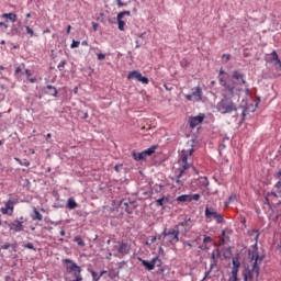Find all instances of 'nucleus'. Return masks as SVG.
Segmentation results:
<instances>
[{
	"label": "nucleus",
	"instance_id": "b1692460",
	"mask_svg": "<svg viewBox=\"0 0 281 281\" xmlns=\"http://www.w3.org/2000/svg\"><path fill=\"white\" fill-rule=\"evenodd\" d=\"M25 75H26L27 80H30L31 82H36V78H31L32 71L30 69L25 70Z\"/></svg>",
	"mask_w": 281,
	"mask_h": 281
},
{
	"label": "nucleus",
	"instance_id": "1a4fd4ad",
	"mask_svg": "<svg viewBox=\"0 0 281 281\" xmlns=\"http://www.w3.org/2000/svg\"><path fill=\"white\" fill-rule=\"evenodd\" d=\"M205 216L206 218H214L216 223H223V215L216 212V209L206 206L205 207Z\"/></svg>",
	"mask_w": 281,
	"mask_h": 281
},
{
	"label": "nucleus",
	"instance_id": "4be33fe9",
	"mask_svg": "<svg viewBox=\"0 0 281 281\" xmlns=\"http://www.w3.org/2000/svg\"><path fill=\"white\" fill-rule=\"evenodd\" d=\"M155 150H157V146H151L144 153H145L146 157H150V155H154Z\"/></svg>",
	"mask_w": 281,
	"mask_h": 281
},
{
	"label": "nucleus",
	"instance_id": "f03ea898",
	"mask_svg": "<svg viewBox=\"0 0 281 281\" xmlns=\"http://www.w3.org/2000/svg\"><path fill=\"white\" fill-rule=\"evenodd\" d=\"M262 260H265V256H260L257 252L252 254L251 262L252 268H247L243 272L244 281H258L260 276V265H262Z\"/></svg>",
	"mask_w": 281,
	"mask_h": 281
},
{
	"label": "nucleus",
	"instance_id": "9b49d317",
	"mask_svg": "<svg viewBox=\"0 0 281 281\" xmlns=\"http://www.w3.org/2000/svg\"><path fill=\"white\" fill-rule=\"evenodd\" d=\"M128 80H137L138 82H143V85H148L149 80L147 77L142 76V72L139 70H134L128 72L127 75Z\"/></svg>",
	"mask_w": 281,
	"mask_h": 281
},
{
	"label": "nucleus",
	"instance_id": "cd10ccee",
	"mask_svg": "<svg viewBox=\"0 0 281 281\" xmlns=\"http://www.w3.org/2000/svg\"><path fill=\"white\" fill-rule=\"evenodd\" d=\"M240 268H234L232 269V272H231V278H238V271H239Z\"/></svg>",
	"mask_w": 281,
	"mask_h": 281
},
{
	"label": "nucleus",
	"instance_id": "4d7b16f0",
	"mask_svg": "<svg viewBox=\"0 0 281 281\" xmlns=\"http://www.w3.org/2000/svg\"><path fill=\"white\" fill-rule=\"evenodd\" d=\"M74 93H78V87L74 89Z\"/></svg>",
	"mask_w": 281,
	"mask_h": 281
},
{
	"label": "nucleus",
	"instance_id": "f8f14e48",
	"mask_svg": "<svg viewBox=\"0 0 281 281\" xmlns=\"http://www.w3.org/2000/svg\"><path fill=\"white\" fill-rule=\"evenodd\" d=\"M162 236L164 238H169L171 245H177V241L179 240V232L175 228H170L168 233L164 231Z\"/></svg>",
	"mask_w": 281,
	"mask_h": 281
},
{
	"label": "nucleus",
	"instance_id": "680f3d73",
	"mask_svg": "<svg viewBox=\"0 0 281 281\" xmlns=\"http://www.w3.org/2000/svg\"><path fill=\"white\" fill-rule=\"evenodd\" d=\"M3 143L0 140V146L2 145Z\"/></svg>",
	"mask_w": 281,
	"mask_h": 281
},
{
	"label": "nucleus",
	"instance_id": "f257e3e1",
	"mask_svg": "<svg viewBox=\"0 0 281 281\" xmlns=\"http://www.w3.org/2000/svg\"><path fill=\"white\" fill-rule=\"evenodd\" d=\"M221 87H224V92L221 101L217 103L216 109L222 115L236 113L238 104L234 102L235 95L243 91V87L247 85L245 75L240 71L234 70L232 77L225 70L221 69L218 75Z\"/></svg>",
	"mask_w": 281,
	"mask_h": 281
},
{
	"label": "nucleus",
	"instance_id": "c9c22d12",
	"mask_svg": "<svg viewBox=\"0 0 281 281\" xmlns=\"http://www.w3.org/2000/svg\"><path fill=\"white\" fill-rule=\"evenodd\" d=\"M1 212H2V214H9V216H12V213L9 211V209L7 206L2 207Z\"/></svg>",
	"mask_w": 281,
	"mask_h": 281
},
{
	"label": "nucleus",
	"instance_id": "412c9836",
	"mask_svg": "<svg viewBox=\"0 0 281 281\" xmlns=\"http://www.w3.org/2000/svg\"><path fill=\"white\" fill-rule=\"evenodd\" d=\"M146 154H145V151H143V153H138V154H134V159L136 160V161H142V159H146Z\"/></svg>",
	"mask_w": 281,
	"mask_h": 281
},
{
	"label": "nucleus",
	"instance_id": "a18cd8bd",
	"mask_svg": "<svg viewBox=\"0 0 281 281\" xmlns=\"http://www.w3.org/2000/svg\"><path fill=\"white\" fill-rule=\"evenodd\" d=\"M122 168V165H116L115 167H114V170L116 171V172H120V169Z\"/></svg>",
	"mask_w": 281,
	"mask_h": 281
},
{
	"label": "nucleus",
	"instance_id": "473e14b6",
	"mask_svg": "<svg viewBox=\"0 0 281 281\" xmlns=\"http://www.w3.org/2000/svg\"><path fill=\"white\" fill-rule=\"evenodd\" d=\"M25 30H26V34H29L31 37L34 36V30H32V27L25 26Z\"/></svg>",
	"mask_w": 281,
	"mask_h": 281
},
{
	"label": "nucleus",
	"instance_id": "39448f33",
	"mask_svg": "<svg viewBox=\"0 0 281 281\" xmlns=\"http://www.w3.org/2000/svg\"><path fill=\"white\" fill-rule=\"evenodd\" d=\"M179 164V173H178V180L181 179L183 177V175H186V170H189V168H192V170H194V167H192V164L188 162V154L186 150L181 151L180 155V159L178 161Z\"/></svg>",
	"mask_w": 281,
	"mask_h": 281
},
{
	"label": "nucleus",
	"instance_id": "e2e57ef3",
	"mask_svg": "<svg viewBox=\"0 0 281 281\" xmlns=\"http://www.w3.org/2000/svg\"><path fill=\"white\" fill-rule=\"evenodd\" d=\"M0 225H1V220H0Z\"/></svg>",
	"mask_w": 281,
	"mask_h": 281
},
{
	"label": "nucleus",
	"instance_id": "f704fd0d",
	"mask_svg": "<svg viewBox=\"0 0 281 281\" xmlns=\"http://www.w3.org/2000/svg\"><path fill=\"white\" fill-rule=\"evenodd\" d=\"M231 58H232V55H229V54L222 55V59L225 60V63H228V60H231Z\"/></svg>",
	"mask_w": 281,
	"mask_h": 281
},
{
	"label": "nucleus",
	"instance_id": "6ab92c4d",
	"mask_svg": "<svg viewBox=\"0 0 281 281\" xmlns=\"http://www.w3.org/2000/svg\"><path fill=\"white\" fill-rule=\"evenodd\" d=\"M4 205H5L7 210L10 211L11 214L14 213V201L9 200V201H7V202L4 203Z\"/></svg>",
	"mask_w": 281,
	"mask_h": 281
},
{
	"label": "nucleus",
	"instance_id": "7c9ffc66",
	"mask_svg": "<svg viewBox=\"0 0 281 281\" xmlns=\"http://www.w3.org/2000/svg\"><path fill=\"white\" fill-rule=\"evenodd\" d=\"M270 56H272V58H271L272 63L276 61V60H278V59L280 58V57L278 56V52H276V50H273V52L270 54Z\"/></svg>",
	"mask_w": 281,
	"mask_h": 281
},
{
	"label": "nucleus",
	"instance_id": "bb28decb",
	"mask_svg": "<svg viewBox=\"0 0 281 281\" xmlns=\"http://www.w3.org/2000/svg\"><path fill=\"white\" fill-rule=\"evenodd\" d=\"M166 201H168L167 198L158 199V200L156 201V205H158L159 207H161V206H164V204L166 203Z\"/></svg>",
	"mask_w": 281,
	"mask_h": 281
},
{
	"label": "nucleus",
	"instance_id": "864d4df0",
	"mask_svg": "<svg viewBox=\"0 0 281 281\" xmlns=\"http://www.w3.org/2000/svg\"><path fill=\"white\" fill-rule=\"evenodd\" d=\"M15 74H21V68H20V67H18V68L15 69Z\"/></svg>",
	"mask_w": 281,
	"mask_h": 281
},
{
	"label": "nucleus",
	"instance_id": "a878e982",
	"mask_svg": "<svg viewBox=\"0 0 281 281\" xmlns=\"http://www.w3.org/2000/svg\"><path fill=\"white\" fill-rule=\"evenodd\" d=\"M15 161L20 164V166H25L26 168H30V161L29 160H21L19 158H15Z\"/></svg>",
	"mask_w": 281,
	"mask_h": 281
},
{
	"label": "nucleus",
	"instance_id": "a211bd4d",
	"mask_svg": "<svg viewBox=\"0 0 281 281\" xmlns=\"http://www.w3.org/2000/svg\"><path fill=\"white\" fill-rule=\"evenodd\" d=\"M76 207H78V203H76V200L70 198L67 202V209L68 210H76Z\"/></svg>",
	"mask_w": 281,
	"mask_h": 281
},
{
	"label": "nucleus",
	"instance_id": "5701e85b",
	"mask_svg": "<svg viewBox=\"0 0 281 281\" xmlns=\"http://www.w3.org/2000/svg\"><path fill=\"white\" fill-rule=\"evenodd\" d=\"M74 241L79 245V247H85V240H82V237L76 236L74 238Z\"/></svg>",
	"mask_w": 281,
	"mask_h": 281
},
{
	"label": "nucleus",
	"instance_id": "2eb2a0df",
	"mask_svg": "<svg viewBox=\"0 0 281 281\" xmlns=\"http://www.w3.org/2000/svg\"><path fill=\"white\" fill-rule=\"evenodd\" d=\"M115 249L117 250V256H126L131 251V246L126 243H121L119 246H115Z\"/></svg>",
	"mask_w": 281,
	"mask_h": 281
},
{
	"label": "nucleus",
	"instance_id": "393cba45",
	"mask_svg": "<svg viewBox=\"0 0 281 281\" xmlns=\"http://www.w3.org/2000/svg\"><path fill=\"white\" fill-rule=\"evenodd\" d=\"M277 177L279 181L276 183V189L281 190V169L278 171Z\"/></svg>",
	"mask_w": 281,
	"mask_h": 281
},
{
	"label": "nucleus",
	"instance_id": "7ed1b4c3",
	"mask_svg": "<svg viewBox=\"0 0 281 281\" xmlns=\"http://www.w3.org/2000/svg\"><path fill=\"white\" fill-rule=\"evenodd\" d=\"M266 203L272 212H281V193L269 192L266 194Z\"/></svg>",
	"mask_w": 281,
	"mask_h": 281
},
{
	"label": "nucleus",
	"instance_id": "20e7f679",
	"mask_svg": "<svg viewBox=\"0 0 281 281\" xmlns=\"http://www.w3.org/2000/svg\"><path fill=\"white\" fill-rule=\"evenodd\" d=\"M63 265L65 266V269L68 273H71L74 276L75 280H78V278L82 277V268L78 266L74 260L71 259H63Z\"/></svg>",
	"mask_w": 281,
	"mask_h": 281
},
{
	"label": "nucleus",
	"instance_id": "2f4dec72",
	"mask_svg": "<svg viewBox=\"0 0 281 281\" xmlns=\"http://www.w3.org/2000/svg\"><path fill=\"white\" fill-rule=\"evenodd\" d=\"M47 89H49L50 91H53V92H52V95H58V90H56L55 87H53V86H47Z\"/></svg>",
	"mask_w": 281,
	"mask_h": 281
},
{
	"label": "nucleus",
	"instance_id": "ddd939ff",
	"mask_svg": "<svg viewBox=\"0 0 281 281\" xmlns=\"http://www.w3.org/2000/svg\"><path fill=\"white\" fill-rule=\"evenodd\" d=\"M124 16H131V11H123L117 14V25L121 32H124L126 26V22L123 21Z\"/></svg>",
	"mask_w": 281,
	"mask_h": 281
},
{
	"label": "nucleus",
	"instance_id": "dca6fc26",
	"mask_svg": "<svg viewBox=\"0 0 281 281\" xmlns=\"http://www.w3.org/2000/svg\"><path fill=\"white\" fill-rule=\"evenodd\" d=\"M138 260L142 262L143 267H145L147 271H153V269H155V265H157V260H159V258L156 257L151 261H147L142 258H138Z\"/></svg>",
	"mask_w": 281,
	"mask_h": 281
},
{
	"label": "nucleus",
	"instance_id": "0eeeda50",
	"mask_svg": "<svg viewBox=\"0 0 281 281\" xmlns=\"http://www.w3.org/2000/svg\"><path fill=\"white\" fill-rule=\"evenodd\" d=\"M0 19L4 21L0 22V29L8 30V27H10V25H8V21H11V23H16L18 16L15 13H4L0 16Z\"/></svg>",
	"mask_w": 281,
	"mask_h": 281
},
{
	"label": "nucleus",
	"instance_id": "9d476101",
	"mask_svg": "<svg viewBox=\"0 0 281 281\" xmlns=\"http://www.w3.org/2000/svg\"><path fill=\"white\" fill-rule=\"evenodd\" d=\"M199 199H201V194L199 193L182 194V195H179L176 199V201H178V203H192V201H199Z\"/></svg>",
	"mask_w": 281,
	"mask_h": 281
},
{
	"label": "nucleus",
	"instance_id": "ea45409f",
	"mask_svg": "<svg viewBox=\"0 0 281 281\" xmlns=\"http://www.w3.org/2000/svg\"><path fill=\"white\" fill-rule=\"evenodd\" d=\"M220 240H221V245H223L225 243V231H222V236H221Z\"/></svg>",
	"mask_w": 281,
	"mask_h": 281
},
{
	"label": "nucleus",
	"instance_id": "603ef678",
	"mask_svg": "<svg viewBox=\"0 0 281 281\" xmlns=\"http://www.w3.org/2000/svg\"><path fill=\"white\" fill-rule=\"evenodd\" d=\"M252 232H254V234H257V235H256V240H258L260 234H258L257 231H252Z\"/></svg>",
	"mask_w": 281,
	"mask_h": 281
},
{
	"label": "nucleus",
	"instance_id": "a19ab883",
	"mask_svg": "<svg viewBox=\"0 0 281 281\" xmlns=\"http://www.w3.org/2000/svg\"><path fill=\"white\" fill-rule=\"evenodd\" d=\"M12 34H16L18 36H21V31H19V29H12Z\"/></svg>",
	"mask_w": 281,
	"mask_h": 281
},
{
	"label": "nucleus",
	"instance_id": "6e6552de",
	"mask_svg": "<svg viewBox=\"0 0 281 281\" xmlns=\"http://www.w3.org/2000/svg\"><path fill=\"white\" fill-rule=\"evenodd\" d=\"M25 218L21 216L19 220L13 221L12 223L9 224V229L10 232H13V234H19V232H23V223Z\"/></svg>",
	"mask_w": 281,
	"mask_h": 281
},
{
	"label": "nucleus",
	"instance_id": "de8ad7c7",
	"mask_svg": "<svg viewBox=\"0 0 281 281\" xmlns=\"http://www.w3.org/2000/svg\"><path fill=\"white\" fill-rule=\"evenodd\" d=\"M81 45H83V47H87V46H89V42L83 41V42H81Z\"/></svg>",
	"mask_w": 281,
	"mask_h": 281
},
{
	"label": "nucleus",
	"instance_id": "8fccbe9b",
	"mask_svg": "<svg viewBox=\"0 0 281 281\" xmlns=\"http://www.w3.org/2000/svg\"><path fill=\"white\" fill-rule=\"evenodd\" d=\"M117 5H119L120 8H122V5H124V4L122 3V0H117Z\"/></svg>",
	"mask_w": 281,
	"mask_h": 281
},
{
	"label": "nucleus",
	"instance_id": "c03bdc74",
	"mask_svg": "<svg viewBox=\"0 0 281 281\" xmlns=\"http://www.w3.org/2000/svg\"><path fill=\"white\" fill-rule=\"evenodd\" d=\"M92 29L94 32H98V23L92 22Z\"/></svg>",
	"mask_w": 281,
	"mask_h": 281
},
{
	"label": "nucleus",
	"instance_id": "e433bc0d",
	"mask_svg": "<svg viewBox=\"0 0 281 281\" xmlns=\"http://www.w3.org/2000/svg\"><path fill=\"white\" fill-rule=\"evenodd\" d=\"M209 243H212V237L205 236L204 239H203V244L209 245Z\"/></svg>",
	"mask_w": 281,
	"mask_h": 281
},
{
	"label": "nucleus",
	"instance_id": "4468645a",
	"mask_svg": "<svg viewBox=\"0 0 281 281\" xmlns=\"http://www.w3.org/2000/svg\"><path fill=\"white\" fill-rule=\"evenodd\" d=\"M203 120H205V114H200L198 116H191L189 119V125L191 128H196V126L203 124Z\"/></svg>",
	"mask_w": 281,
	"mask_h": 281
},
{
	"label": "nucleus",
	"instance_id": "aec40b11",
	"mask_svg": "<svg viewBox=\"0 0 281 281\" xmlns=\"http://www.w3.org/2000/svg\"><path fill=\"white\" fill-rule=\"evenodd\" d=\"M33 212H34V215L32 216L33 221H43V215L41 214V212H38V210L34 209Z\"/></svg>",
	"mask_w": 281,
	"mask_h": 281
},
{
	"label": "nucleus",
	"instance_id": "4c0bfd02",
	"mask_svg": "<svg viewBox=\"0 0 281 281\" xmlns=\"http://www.w3.org/2000/svg\"><path fill=\"white\" fill-rule=\"evenodd\" d=\"M274 67H277V69H281V60H280V58L274 60Z\"/></svg>",
	"mask_w": 281,
	"mask_h": 281
},
{
	"label": "nucleus",
	"instance_id": "72a5a7b5",
	"mask_svg": "<svg viewBox=\"0 0 281 281\" xmlns=\"http://www.w3.org/2000/svg\"><path fill=\"white\" fill-rule=\"evenodd\" d=\"M233 267L240 269V261H238V259H233Z\"/></svg>",
	"mask_w": 281,
	"mask_h": 281
},
{
	"label": "nucleus",
	"instance_id": "3c124183",
	"mask_svg": "<svg viewBox=\"0 0 281 281\" xmlns=\"http://www.w3.org/2000/svg\"><path fill=\"white\" fill-rule=\"evenodd\" d=\"M60 67H65V61H61V63L58 65V69H60Z\"/></svg>",
	"mask_w": 281,
	"mask_h": 281
},
{
	"label": "nucleus",
	"instance_id": "c756f323",
	"mask_svg": "<svg viewBox=\"0 0 281 281\" xmlns=\"http://www.w3.org/2000/svg\"><path fill=\"white\" fill-rule=\"evenodd\" d=\"M71 49H76V47H80V42L79 41H76L74 40L71 45H70Z\"/></svg>",
	"mask_w": 281,
	"mask_h": 281
},
{
	"label": "nucleus",
	"instance_id": "052dcab7",
	"mask_svg": "<svg viewBox=\"0 0 281 281\" xmlns=\"http://www.w3.org/2000/svg\"><path fill=\"white\" fill-rule=\"evenodd\" d=\"M189 155H192V149L190 150V154Z\"/></svg>",
	"mask_w": 281,
	"mask_h": 281
},
{
	"label": "nucleus",
	"instance_id": "09e8293b",
	"mask_svg": "<svg viewBox=\"0 0 281 281\" xmlns=\"http://www.w3.org/2000/svg\"><path fill=\"white\" fill-rule=\"evenodd\" d=\"M67 34H71V25H68V27H67Z\"/></svg>",
	"mask_w": 281,
	"mask_h": 281
},
{
	"label": "nucleus",
	"instance_id": "37998d69",
	"mask_svg": "<svg viewBox=\"0 0 281 281\" xmlns=\"http://www.w3.org/2000/svg\"><path fill=\"white\" fill-rule=\"evenodd\" d=\"M26 249H34V244L29 243L25 245Z\"/></svg>",
	"mask_w": 281,
	"mask_h": 281
},
{
	"label": "nucleus",
	"instance_id": "f3484780",
	"mask_svg": "<svg viewBox=\"0 0 281 281\" xmlns=\"http://www.w3.org/2000/svg\"><path fill=\"white\" fill-rule=\"evenodd\" d=\"M90 273L92 276L93 281H99L102 278V276H104V273H106V270L101 271L100 274H98V272H95L93 270H91Z\"/></svg>",
	"mask_w": 281,
	"mask_h": 281
},
{
	"label": "nucleus",
	"instance_id": "bf43d9fd",
	"mask_svg": "<svg viewBox=\"0 0 281 281\" xmlns=\"http://www.w3.org/2000/svg\"><path fill=\"white\" fill-rule=\"evenodd\" d=\"M47 137H48V138L52 137V134H47Z\"/></svg>",
	"mask_w": 281,
	"mask_h": 281
},
{
	"label": "nucleus",
	"instance_id": "13d9d810",
	"mask_svg": "<svg viewBox=\"0 0 281 281\" xmlns=\"http://www.w3.org/2000/svg\"><path fill=\"white\" fill-rule=\"evenodd\" d=\"M156 238H158V240H161V235H159L158 237H156Z\"/></svg>",
	"mask_w": 281,
	"mask_h": 281
},
{
	"label": "nucleus",
	"instance_id": "6e6d98bb",
	"mask_svg": "<svg viewBox=\"0 0 281 281\" xmlns=\"http://www.w3.org/2000/svg\"><path fill=\"white\" fill-rule=\"evenodd\" d=\"M32 16V13L26 14V19H30Z\"/></svg>",
	"mask_w": 281,
	"mask_h": 281
},
{
	"label": "nucleus",
	"instance_id": "c85d7f7f",
	"mask_svg": "<svg viewBox=\"0 0 281 281\" xmlns=\"http://www.w3.org/2000/svg\"><path fill=\"white\" fill-rule=\"evenodd\" d=\"M157 240V236L148 237L146 240V245H153Z\"/></svg>",
	"mask_w": 281,
	"mask_h": 281
},
{
	"label": "nucleus",
	"instance_id": "423d86ee",
	"mask_svg": "<svg viewBox=\"0 0 281 281\" xmlns=\"http://www.w3.org/2000/svg\"><path fill=\"white\" fill-rule=\"evenodd\" d=\"M191 94H186L184 98L188 102H201L203 100V89L201 87H194L191 89Z\"/></svg>",
	"mask_w": 281,
	"mask_h": 281
},
{
	"label": "nucleus",
	"instance_id": "58836bf2",
	"mask_svg": "<svg viewBox=\"0 0 281 281\" xmlns=\"http://www.w3.org/2000/svg\"><path fill=\"white\" fill-rule=\"evenodd\" d=\"M97 57H98V60H104V59L106 58V55H104V54H102V53H99V54L97 55Z\"/></svg>",
	"mask_w": 281,
	"mask_h": 281
},
{
	"label": "nucleus",
	"instance_id": "49530a36",
	"mask_svg": "<svg viewBox=\"0 0 281 281\" xmlns=\"http://www.w3.org/2000/svg\"><path fill=\"white\" fill-rule=\"evenodd\" d=\"M227 281H238V278H236V277H229Z\"/></svg>",
	"mask_w": 281,
	"mask_h": 281
},
{
	"label": "nucleus",
	"instance_id": "5fc2aeb1",
	"mask_svg": "<svg viewBox=\"0 0 281 281\" xmlns=\"http://www.w3.org/2000/svg\"><path fill=\"white\" fill-rule=\"evenodd\" d=\"M234 199H236V195H231L229 196V201H234Z\"/></svg>",
	"mask_w": 281,
	"mask_h": 281
},
{
	"label": "nucleus",
	"instance_id": "79ce46f5",
	"mask_svg": "<svg viewBox=\"0 0 281 281\" xmlns=\"http://www.w3.org/2000/svg\"><path fill=\"white\" fill-rule=\"evenodd\" d=\"M115 276H117V273H115V270H112L109 272V278H115Z\"/></svg>",
	"mask_w": 281,
	"mask_h": 281
}]
</instances>
